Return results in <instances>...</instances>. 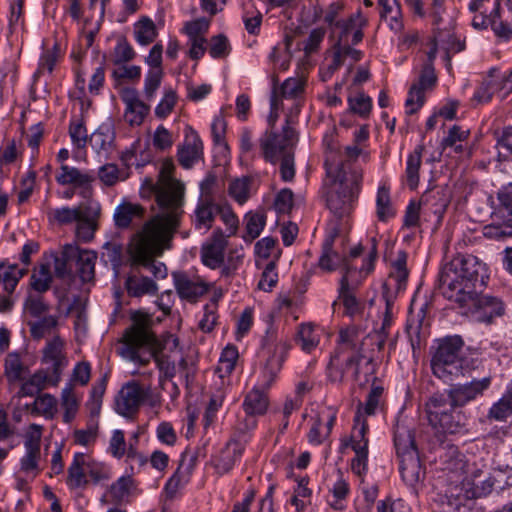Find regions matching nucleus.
I'll list each match as a JSON object with an SVG mask.
<instances>
[{"instance_id":"nucleus-8","label":"nucleus","mask_w":512,"mask_h":512,"mask_svg":"<svg viewBox=\"0 0 512 512\" xmlns=\"http://www.w3.org/2000/svg\"><path fill=\"white\" fill-rule=\"evenodd\" d=\"M227 244V236L220 229H216L211 237L202 244L200 250L202 263L213 270L220 268V274L225 278L233 276L243 260V255L237 252H230L225 259Z\"/></svg>"},{"instance_id":"nucleus-27","label":"nucleus","mask_w":512,"mask_h":512,"mask_svg":"<svg viewBox=\"0 0 512 512\" xmlns=\"http://www.w3.org/2000/svg\"><path fill=\"white\" fill-rule=\"evenodd\" d=\"M87 455L75 453L73 461L68 468L67 485L70 489H79L89 483L86 473Z\"/></svg>"},{"instance_id":"nucleus-44","label":"nucleus","mask_w":512,"mask_h":512,"mask_svg":"<svg viewBox=\"0 0 512 512\" xmlns=\"http://www.w3.org/2000/svg\"><path fill=\"white\" fill-rule=\"evenodd\" d=\"M238 357V350L235 346L228 345L223 349L216 368V372L219 373L221 378H224L233 372Z\"/></svg>"},{"instance_id":"nucleus-28","label":"nucleus","mask_w":512,"mask_h":512,"mask_svg":"<svg viewBox=\"0 0 512 512\" xmlns=\"http://www.w3.org/2000/svg\"><path fill=\"white\" fill-rule=\"evenodd\" d=\"M26 272V268H20L17 264L0 263V287H2L3 292L13 294Z\"/></svg>"},{"instance_id":"nucleus-6","label":"nucleus","mask_w":512,"mask_h":512,"mask_svg":"<svg viewBox=\"0 0 512 512\" xmlns=\"http://www.w3.org/2000/svg\"><path fill=\"white\" fill-rule=\"evenodd\" d=\"M463 345V340L457 335L437 341L431 358V369L435 377L450 383L464 375Z\"/></svg>"},{"instance_id":"nucleus-13","label":"nucleus","mask_w":512,"mask_h":512,"mask_svg":"<svg viewBox=\"0 0 512 512\" xmlns=\"http://www.w3.org/2000/svg\"><path fill=\"white\" fill-rule=\"evenodd\" d=\"M177 228H174L171 231V235L169 239L163 243H161V247L157 249L148 250L149 240L145 242L143 245V253L135 254L132 250L133 242L135 240V234L131 237L130 242L128 244V253L133 265H140L145 268H148L155 277L164 278L166 276V266L161 262H156V257H159L163 254L165 250L171 248V240L176 232Z\"/></svg>"},{"instance_id":"nucleus-41","label":"nucleus","mask_w":512,"mask_h":512,"mask_svg":"<svg viewBox=\"0 0 512 512\" xmlns=\"http://www.w3.org/2000/svg\"><path fill=\"white\" fill-rule=\"evenodd\" d=\"M83 210L80 206L68 207L63 206L60 208H49L47 211L48 218L51 221L57 222L61 225H68L73 222H77L82 217Z\"/></svg>"},{"instance_id":"nucleus-4","label":"nucleus","mask_w":512,"mask_h":512,"mask_svg":"<svg viewBox=\"0 0 512 512\" xmlns=\"http://www.w3.org/2000/svg\"><path fill=\"white\" fill-rule=\"evenodd\" d=\"M132 326L124 334V343L130 358L141 364L153 358L159 370L160 385L172 380L176 375L175 352L168 354L164 349L157 348V341L150 331L151 318L137 311L132 314Z\"/></svg>"},{"instance_id":"nucleus-22","label":"nucleus","mask_w":512,"mask_h":512,"mask_svg":"<svg viewBox=\"0 0 512 512\" xmlns=\"http://www.w3.org/2000/svg\"><path fill=\"white\" fill-rule=\"evenodd\" d=\"M219 203H216L212 196H202L195 207L193 223L197 230L207 232L213 225L215 216L219 212Z\"/></svg>"},{"instance_id":"nucleus-14","label":"nucleus","mask_w":512,"mask_h":512,"mask_svg":"<svg viewBox=\"0 0 512 512\" xmlns=\"http://www.w3.org/2000/svg\"><path fill=\"white\" fill-rule=\"evenodd\" d=\"M293 133L289 127H284L282 134L266 131L259 140L264 159L274 164L284 154L291 153Z\"/></svg>"},{"instance_id":"nucleus-33","label":"nucleus","mask_w":512,"mask_h":512,"mask_svg":"<svg viewBox=\"0 0 512 512\" xmlns=\"http://www.w3.org/2000/svg\"><path fill=\"white\" fill-rule=\"evenodd\" d=\"M77 272L83 282L91 281L95 275L97 254L90 250H79L76 253Z\"/></svg>"},{"instance_id":"nucleus-58","label":"nucleus","mask_w":512,"mask_h":512,"mask_svg":"<svg viewBox=\"0 0 512 512\" xmlns=\"http://www.w3.org/2000/svg\"><path fill=\"white\" fill-rule=\"evenodd\" d=\"M218 304L216 301H211L210 303L206 304L203 309V315L199 320V328L205 332H211L218 319Z\"/></svg>"},{"instance_id":"nucleus-10","label":"nucleus","mask_w":512,"mask_h":512,"mask_svg":"<svg viewBox=\"0 0 512 512\" xmlns=\"http://www.w3.org/2000/svg\"><path fill=\"white\" fill-rule=\"evenodd\" d=\"M368 432L369 426L366 418H364L361 409H357L350 435L341 439V446L343 448L350 447L355 453V456L351 460V470L361 479H363L368 472Z\"/></svg>"},{"instance_id":"nucleus-7","label":"nucleus","mask_w":512,"mask_h":512,"mask_svg":"<svg viewBox=\"0 0 512 512\" xmlns=\"http://www.w3.org/2000/svg\"><path fill=\"white\" fill-rule=\"evenodd\" d=\"M262 348L268 358L255 387L266 392L275 383L290 346L287 338L273 325H269L262 339Z\"/></svg>"},{"instance_id":"nucleus-24","label":"nucleus","mask_w":512,"mask_h":512,"mask_svg":"<svg viewBox=\"0 0 512 512\" xmlns=\"http://www.w3.org/2000/svg\"><path fill=\"white\" fill-rule=\"evenodd\" d=\"M268 405L269 399L266 392L254 386L246 395L242 404L243 409L248 416V429L256 427V420L253 417L265 414L268 409Z\"/></svg>"},{"instance_id":"nucleus-20","label":"nucleus","mask_w":512,"mask_h":512,"mask_svg":"<svg viewBox=\"0 0 512 512\" xmlns=\"http://www.w3.org/2000/svg\"><path fill=\"white\" fill-rule=\"evenodd\" d=\"M145 212L142 205L124 198L114 209V225L121 230L129 229L144 219Z\"/></svg>"},{"instance_id":"nucleus-54","label":"nucleus","mask_w":512,"mask_h":512,"mask_svg":"<svg viewBox=\"0 0 512 512\" xmlns=\"http://www.w3.org/2000/svg\"><path fill=\"white\" fill-rule=\"evenodd\" d=\"M51 263L41 264L39 269L36 270L31 277L32 288L38 293L47 291L50 288L52 281L51 276Z\"/></svg>"},{"instance_id":"nucleus-11","label":"nucleus","mask_w":512,"mask_h":512,"mask_svg":"<svg viewBox=\"0 0 512 512\" xmlns=\"http://www.w3.org/2000/svg\"><path fill=\"white\" fill-rule=\"evenodd\" d=\"M444 394L433 395L426 403V412L430 425L443 433L454 434L463 427V415L457 411Z\"/></svg>"},{"instance_id":"nucleus-49","label":"nucleus","mask_w":512,"mask_h":512,"mask_svg":"<svg viewBox=\"0 0 512 512\" xmlns=\"http://www.w3.org/2000/svg\"><path fill=\"white\" fill-rule=\"evenodd\" d=\"M376 214L380 221L385 222L394 217L395 211L391 205L389 190L379 187L376 196Z\"/></svg>"},{"instance_id":"nucleus-61","label":"nucleus","mask_w":512,"mask_h":512,"mask_svg":"<svg viewBox=\"0 0 512 512\" xmlns=\"http://www.w3.org/2000/svg\"><path fill=\"white\" fill-rule=\"evenodd\" d=\"M57 326V318L55 316H46L38 322L31 325V335L34 339H41L50 334Z\"/></svg>"},{"instance_id":"nucleus-29","label":"nucleus","mask_w":512,"mask_h":512,"mask_svg":"<svg viewBox=\"0 0 512 512\" xmlns=\"http://www.w3.org/2000/svg\"><path fill=\"white\" fill-rule=\"evenodd\" d=\"M422 153L423 146L419 145L407 156L404 180L411 190H415L419 185Z\"/></svg>"},{"instance_id":"nucleus-38","label":"nucleus","mask_w":512,"mask_h":512,"mask_svg":"<svg viewBox=\"0 0 512 512\" xmlns=\"http://www.w3.org/2000/svg\"><path fill=\"white\" fill-rule=\"evenodd\" d=\"M76 253V246L66 245L59 255L53 256L51 265H53L56 276L63 278L70 274L71 262L75 259Z\"/></svg>"},{"instance_id":"nucleus-18","label":"nucleus","mask_w":512,"mask_h":512,"mask_svg":"<svg viewBox=\"0 0 512 512\" xmlns=\"http://www.w3.org/2000/svg\"><path fill=\"white\" fill-rule=\"evenodd\" d=\"M177 157L185 169L192 168L203 157V143L199 134L192 128L186 127L183 144L178 147Z\"/></svg>"},{"instance_id":"nucleus-1","label":"nucleus","mask_w":512,"mask_h":512,"mask_svg":"<svg viewBox=\"0 0 512 512\" xmlns=\"http://www.w3.org/2000/svg\"><path fill=\"white\" fill-rule=\"evenodd\" d=\"M323 144L324 166L330 181L326 204L334 219L327 224L322 248L330 249L334 248L336 238L350 228L347 218L353 210L363 180V171L356 162L358 159L367 162L370 155L356 143L341 147L333 134L325 135Z\"/></svg>"},{"instance_id":"nucleus-62","label":"nucleus","mask_w":512,"mask_h":512,"mask_svg":"<svg viewBox=\"0 0 512 512\" xmlns=\"http://www.w3.org/2000/svg\"><path fill=\"white\" fill-rule=\"evenodd\" d=\"M230 50L229 40L225 35L219 34L211 38L209 54L212 58H224L230 53Z\"/></svg>"},{"instance_id":"nucleus-34","label":"nucleus","mask_w":512,"mask_h":512,"mask_svg":"<svg viewBox=\"0 0 512 512\" xmlns=\"http://www.w3.org/2000/svg\"><path fill=\"white\" fill-rule=\"evenodd\" d=\"M60 400L61 407L64 410L63 421L70 423L75 418L80 403V399L77 397L71 382H67L63 387Z\"/></svg>"},{"instance_id":"nucleus-32","label":"nucleus","mask_w":512,"mask_h":512,"mask_svg":"<svg viewBox=\"0 0 512 512\" xmlns=\"http://www.w3.org/2000/svg\"><path fill=\"white\" fill-rule=\"evenodd\" d=\"M362 361H365L366 365L371 364L370 358H365L359 354H353L346 359V369L341 371L336 368H329L328 378L331 382H341L344 379L345 374H351V377L355 381H360L359 365Z\"/></svg>"},{"instance_id":"nucleus-5","label":"nucleus","mask_w":512,"mask_h":512,"mask_svg":"<svg viewBox=\"0 0 512 512\" xmlns=\"http://www.w3.org/2000/svg\"><path fill=\"white\" fill-rule=\"evenodd\" d=\"M393 442L400 462L399 470L402 479L407 484L413 485L420 480L421 465L412 422L403 415H399L393 425Z\"/></svg>"},{"instance_id":"nucleus-45","label":"nucleus","mask_w":512,"mask_h":512,"mask_svg":"<svg viewBox=\"0 0 512 512\" xmlns=\"http://www.w3.org/2000/svg\"><path fill=\"white\" fill-rule=\"evenodd\" d=\"M86 473L89 481L95 485L103 484L111 478L110 468L106 464L91 459L88 456Z\"/></svg>"},{"instance_id":"nucleus-31","label":"nucleus","mask_w":512,"mask_h":512,"mask_svg":"<svg viewBox=\"0 0 512 512\" xmlns=\"http://www.w3.org/2000/svg\"><path fill=\"white\" fill-rule=\"evenodd\" d=\"M26 409L32 415H41L46 419H53L58 410V401L49 393L38 395L32 404H27Z\"/></svg>"},{"instance_id":"nucleus-55","label":"nucleus","mask_w":512,"mask_h":512,"mask_svg":"<svg viewBox=\"0 0 512 512\" xmlns=\"http://www.w3.org/2000/svg\"><path fill=\"white\" fill-rule=\"evenodd\" d=\"M339 300H341L345 313L351 317H355L362 313L364 308L363 303L356 297L355 291L352 290H338Z\"/></svg>"},{"instance_id":"nucleus-23","label":"nucleus","mask_w":512,"mask_h":512,"mask_svg":"<svg viewBox=\"0 0 512 512\" xmlns=\"http://www.w3.org/2000/svg\"><path fill=\"white\" fill-rule=\"evenodd\" d=\"M56 181L60 185L72 184L81 188V194L83 197H87L91 194V183L94 181V176L90 173L82 172L76 167L62 165L56 176Z\"/></svg>"},{"instance_id":"nucleus-59","label":"nucleus","mask_w":512,"mask_h":512,"mask_svg":"<svg viewBox=\"0 0 512 512\" xmlns=\"http://www.w3.org/2000/svg\"><path fill=\"white\" fill-rule=\"evenodd\" d=\"M30 377L41 391L47 387H57L62 379L58 376V373L54 374L46 368L36 370Z\"/></svg>"},{"instance_id":"nucleus-57","label":"nucleus","mask_w":512,"mask_h":512,"mask_svg":"<svg viewBox=\"0 0 512 512\" xmlns=\"http://www.w3.org/2000/svg\"><path fill=\"white\" fill-rule=\"evenodd\" d=\"M163 78L162 69H150L144 80V95L145 98L150 101L154 98L156 91L161 85Z\"/></svg>"},{"instance_id":"nucleus-15","label":"nucleus","mask_w":512,"mask_h":512,"mask_svg":"<svg viewBox=\"0 0 512 512\" xmlns=\"http://www.w3.org/2000/svg\"><path fill=\"white\" fill-rule=\"evenodd\" d=\"M173 279L179 296L189 302H196L210 289V284L197 274L177 272L173 274Z\"/></svg>"},{"instance_id":"nucleus-64","label":"nucleus","mask_w":512,"mask_h":512,"mask_svg":"<svg viewBox=\"0 0 512 512\" xmlns=\"http://www.w3.org/2000/svg\"><path fill=\"white\" fill-rule=\"evenodd\" d=\"M491 82L496 92L502 96L512 92V70L490 76Z\"/></svg>"},{"instance_id":"nucleus-40","label":"nucleus","mask_w":512,"mask_h":512,"mask_svg":"<svg viewBox=\"0 0 512 512\" xmlns=\"http://www.w3.org/2000/svg\"><path fill=\"white\" fill-rule=\"evenodd\" d=\"M329 491L332 494V499L329 500L330 506L334 510H343L345 508V499L350 493V486L341 471H338V478Z\"/></svg>"},{"instance_id":"nucleus-30","label":"nucleus","mask_w":512,"mask_h":512,"mask_svg":"<svg viewBox=\"0 0 512 512\" xmlns=\"http://www.w3.org/2000/svg\"><path fill=\"white\" fill-rule=\"evenodd\" d=\"M115 134L111 126L103 124L90 136L89 142L97 154H108L113 147Z\"/></svg>"},{"instance_id":"nucleus-9","label":"nucleus","mask_w":512,"mask_h":512,"mask_svg":"<svg viewBox=\"0 0 512 512\" xmlns=\"http://www.w3.org/2000/svg\"><path fill=\"white\" fill-rule=\"evenodd\" d=\"M408 276L407 253L399 250L396 258L391 262L389 275L382 286V298L385 302V313L381 327L383 332L392 323L394 302L399 293L406 289Z\"/></svg>"},{"instance_id":"nucleus-51","label":"nucleus","mask_w":512,"mask_h":512,"mask_svg":"<svg viewBox=\"0 0 512 512\" xmlns=\"http://www.w3.org/2000/svg\"><path fill=\"white\" fill-rule=\"evenodd\" d=\"M348 258L342 257L334 248H322L318 267L325 272H332L344 265Z\"/></svg>"},{"instance_id":"nucleus-19","label":"nucleus","mask_w":512,"mask_h":512,"mask_svg":"<svg viewBox=\"0 0 512 512\" xmlns=\"http://www.w3.org/2000/svg\"><path fill=\"white\" fill-rule=\"evenodd\" d=\"M120 98L125 104V121L131 126L141 125L150 111V106L140 100L138 91L134 88H122Z\"/></svg>"},{"instance_id":"nucleus-60","label":"nucleus","mask_w":512,"mask_h":512,"mask_svg":"<svg viewBox=\"0 0 512 512\" xmlns=\"http://www.w3.org/2000/svg\"><path fill=\"white\" fill-rule=\"evenodd\" d=\"M69 135L72 141V144L81 149L84 148L87 144L88 133L87 129L82 122V120H72L69 125Z\"/></svg>"},{"instance_id":"nucleus-48","label":"nucleus","mask_w":512,"mask_h":512,"mask_svg":"<svg viewBox=\"0 0 512 512\" xmlns=\"http://www.w3.org/2000/svg\"><path fill=\"white\" fill-rule=\"evenodd\" d=\"M344 271L339 283L338 290H352L356 291L357 287L362 283L365 279L362 273H360V268L352 267L349 259L345 262Z\"/></svg>"},{"instance_id":"nucleus-17","label":"nucleus","mask_w":512,"mask_h":512,"mask_svg":"<svg viewBox=\"0 0 512 512\" xmlns=\"http://www.w3.org/2000/svg\"><path fill=\"white\" fill-rule=\"evenodd\" d=\"M491 384L490 377H484L479 380H472L466 384L452 385L447 390L446 398L451 401L455 406L462 407L466 403L474 400L479 395L489 388Z\"/></svg>"},{"instance_id":"nucleus-53","label":"nucleus","mask_w":512,"mask_h":512,"mask_svg":"<svg viewBox=\"0 0 512 512\" xmlns=\"http://www.w3.org/2000/svg\"><path fill=\"white\" fill-rule=\"evenodd\" d=\"M308 480L302 478L298 481L291 498V504L297 511H303L311 503L312 491L307 487Z\"/></svg>"},{"instance_id":"nucleus-21","label":"nucleus","mask_w":512,"mask_h":512,"mask_svg":"<svg viewBox=\"0 0 512 512\" xmlns=\"http://www.w3.org/2000/svg\"><path fill=\"white\" fill-rule=\"evenodd\" d=\"M367 25V19L360 11L351 15L346 20H340L335 23V28L339 31L335 45L344 44L342 37L347 43L358 44L363 39V29Z\"/></svg>"},{"instance_id":"nucleus-12","label":"nucleus","mask_w":512,"mask_h":512,"mask_svg":"<svg viewBox=\"0 0 512 512\" xmlns=\"http://www.w3.org/2000/svg\"><path fill=\"white\" fill-rule=\"evenodd\" d=\"M150 386L129 381L122 386L115 397V411L126 418L134 417L150 395Z\"/></svg>"},{"instance_id":"nucleus-35","label":"nucleus","mask_w":512,"mask_h":512,"mask_svg":"<svg viewBox=\"0 0 512 512\" xmlns=\"http://www.w3.org/2000/svg\"><path fill=\"white\" fill-rule=\"evenodd\" d=\"M27 372L28 368L23 363L19 353L10 352L7 354L4 363V373L10 383L24 380Z\"/></svg>"},{"instance_id":"nucleus-52","label":"nucleus","mask_w":512,"mask_h":512,"mask_svg":"<svg viewBox=\"0 0 512 512\" xmlns=\"http://www.w3.org/2000/svg\"><path fill=\"white\" fill-rule=\"evenodd\" d=\"M40 457V450L25 449L24 455L20 459L21 471L27 476L36 477L40 472Z\"/></svg>"},{"instance_id":"nucleus-26","label":"nucleus","mask_w":512,"mask_h":512,"mask_svg":"<svg viewBox=\"0 0 512 512\" xmlns=\"http://www.w3.org/2000/svg\"><path fill=\"white\" fill-rule=\"evenodd\" d=\"M200 456L204 457L201 450H197L194 453H190L189 451L183 452L177 470L166 483V489L175 491L182 482L186 481L193 469L195 460Z\"/></svg>"},{"instance_id":"nucleus-47","label":"nucleus","mask_w":512,"mask_h":512,"mask_svg":"<svg viewBox=\"0 0 512 512\" xmlns=\"http://www.w3.org/2000/svg\"><path fill=\"white\" fill-rule=\"evenodd\" d=\"M228 193L238 204H244L251 195V179L242 177L232 180L228 187Z\"/></svg>"},{"instance_id":"nucleus-46","label":"nucleus","mask_w":512,"mask_h":512,"mask_svg":"<svg viewBox=\"0 0 512 512\" xmlns=\"http://www.w3.org/2000/svg\"><path fill=\"white\" fill-rule=\"evenodd\" d=\"M305 83L299 78H288L281 85L280 89H277L280 102L300 99L304 92Z\"/></svg>"},{"instance_id":"nucleus-25","label":"nucleus","mask_w":512,"mask_h":512,"mask_svg":"<svg viewBox=\"0 0 512 512\" xmlns=\"http://www.w3.org/2000/svg\"><path fill=\"white\" fill-rule=\"evenodd\" d=\"M135 489V482L131 476H121L110 485L109 490L103 496L102 501H106V498L109 497V501L116 505L128 503L129 498Z\"/></svg>"},{"instance_id":"nucleus-42","label":"nucleus","mask_w":512,"mask_h":512,"mask_svg":"<svg viewBox=\"0 0 512 512\" xmlns=\"http://www.w3.org/2000/svg\"><path fill=\"white\" fill-rule=\"evenodd\" d=\"M470 135L469 129H464L459 125H453L449 128L447 136L443 138L441 146L445 148H452L455 153L463 151V142H465Z\"/></svg>"},{"instance_id":"nucleus-50","label":"nucleus","mask_w":512,"mask_h":512,"mask_svg":"<svg viewBox=\"0 0 512 512\" xmlns=\"http://www.w3.org/2000/svg\"><path fill=\"white\" fill-rule=\"evenodd\" d=\"M511 415L512 396L505 391L502 397L489 409L488 418L496 421H505Z\"/></svg>"},{"instance_id":"nucleus-37","label":"nucleus","mask_w":512,"mask_h":512,"mask_svg":"<svg viewBox=\"0 0 512 512\" xmlns=\"http://www.w3.org/2000/svg\"><path fill=\"white\" fill-rule=\"evenodd\" d=\"M126 289L130 296L140 297L145 294H154L157 285L148 277L132 275L126 280Z\"/></svg>"},{"instance_id":"nucleus-39","label":"nucleus","mask_w":512,"mask_h":512,"mask_svg":"<svg viewBox=\"0 0 512 512\" xmlns=\"http://www.w3.org/2000/svg\"><path fill=\"white\" fill-rule=\"evenodd\" d=\"M133 33L135 40L143 46L149 45L157 37L156 26L148 17H142L134 24Z\"/></svg>"},{"instance_id":"nucleus-2","label":"nucleus","mask_w":512,"mask_h":512,"mask_svg":"<svg viewBox=\"0 0 512 512\" xmlns=\"http://www.w3.org/2000/svg\"><path fill=\"white\" fill-rule=\"evenodd\" d=\"M487 268L473 255H457L446 263L439 273V288L445 298L456 302L476 321L492 323L504 313L502 301L482 295L486 286Z\"/></svg>"},{"instance_id":"nucleus-16","label":"nucleus","mask_w":512,"mask_h":512,"mask_svg":"<svg viewBox=\"0 0 512 512\" xmlns=\"http://www.w3.org/2000/svg\"><path fill=\"white\" fill-rule=\"evenodd\" d=\"M41 363L54 374L62 378L64 369L68 366L65 353V342L58 335L48 340L42 349Z\"/></svg>"},{"instance_id":"nucleus-36","label":"nucleus","mask_w":512,"mask_h":512,"mask_svg":"<svg viewBox=\"0 0 512 512\" xmlns=\"http://www.w3.org/2000/svg\"><path fill=\"white\" fill-rule=\"evenodd\" d=\"M296 342L301 346L304 352H312L320 342L319 329L311 323L301 324L298 328Z\"/></svg>"},{"instance_id":"nucleus-3","label":"nucleus","mask_w":512,"mask_h":512,"mask_svg":"<svg viewBox=\"0 0 512 512\" xmlns=\"http://www.w3.org/2000/svg\"><path fill=\"white\" fill-rule=\"evenodd\" d=\"M142 198L153 195L160 212L146 221L142 228L135 233L132 250L135 254L143 253V245L149 240L148 250L161 247L167 241L174 228H178L179 219L183 213V185L170 176L169 167H163L158 182L145 178L140 187Z\"/></svg>"},{"instance_id":"nucleus-43","label":"nucleus","mask_w":512,"mask_h":512,"mask_svg":"<svg viewBox=\"0 0 512 512\" xmlns=\"http://www.w3.org/2000/svg\"><path fill=\"white\" fill-rule=\"evenodd\" d=\"M128 176L125 170L119 169L114 163H106L98 169V178L107 187L114 186L120 181H125Z\"/></svg>"},{"instance_id":"nucleus-63","label":"nucleus","mask_w":512,"mask_h":512,"mask_svg":"<svg viewBox=\"0 0 512 512\" xmlns=\"http://www.w3.org/2000/svg\"><path fill=\"white\" fill-rule=\"evenodd\" d=\"M425 102V92L422 91L421 87L412 85L409 89L407 99L405 101L406 112L413 114L417 112Z\"/></svg>"},{"instance_id":"nucleus-56","label":"nucleus","mask_w":512,"mask_h":512,"mask_svg":"<svg viewBox=\"0 0 512 512\" xmlns=\"http://www.w3.org/2000/svg\"><path fill=\"white\" fill-rule=\"evenodd\" d=\"M76 223V237L85 243L91 241L97 228L95 220L83 212Z\"/></svg>"}]
</instances>
